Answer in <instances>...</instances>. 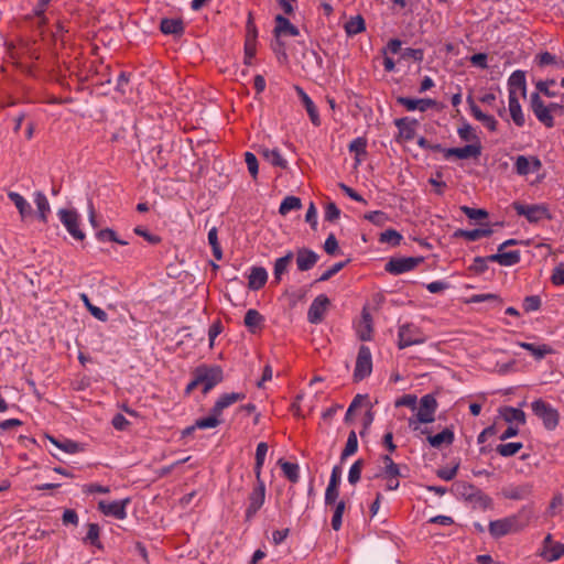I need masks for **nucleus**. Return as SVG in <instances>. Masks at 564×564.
<instances>
[{
    "label": "nucleus",
    "instance_id": "f257e3e1",
    "mask_svg": "<svg viewBox=\"0 0 564 564\" xmlns=\"http://www.w3.org/2000/svg\"><path fill=\"white\" fill-rule=\"evenodd\" d=\"M532 517V508L524 506L516 514L490 521L488 525L489 533L492 538L499 539L509 533L518 532L530 523Z\"/></svg>",
    "mask_w": 564,
    "mask_h": 564
},
{
    "label": "nucleus",
    "instance_id": "f03ea898",
    "mask_svg": "<svg viewBox=\"0 0 564 564\" xmlns=\"http://www.w3.org/2000/svg\"><path fill=\"white\" fill-rule=\"evenodd\" d=\"M438 403L435 397L431 393L425 394L421 398L417 412L415 416L409 419V427L421 434H426L427 429L421 430L420 424L433 423L435 421V413L437 411Z\"/></svg>",
    "mask_w": 564,
    "mask_h": 564
},
{
    "label": "nucleus",
    "instance_id": "7ed1b4c3",
    "mask_svg": "<svg viewBox=\"0 0 564 564\" xmlns=\"http://www.w3.org/2000/svg\"><path fill=\"white\" fill-rule=\"evenodd\" d=\"M192 377H196L199 386L203 387V393L207 394L218 383L223 382L224 371L218 365L202 364L193 370Z\"/></svg>",
    "mask_w": 564,
    "mask_h": 564
},
{
    "label": "nucleus",
    "instance_id": "20e7f679",
    "mask_svg": "<svg viewBox=\"0 0 564 564\" xmlns=\"http://www.w3.org/2000/svg\"><path fill=\"white\" fill-rule=\"evenodd\" d=\"M512 208L519 216H523L531 224H538L544 219H551L549 206L546 204L527 205L521 202H513Z\"/></svg>",
    "mask_w": 564,
    "mask_h": 564
},
{
    "label": "nucleus",
    "instance_id": "39448f33",
    "mask_svg": "<svg viewBox=\"0 0 564 564\" xmlns=\"http://www.w3.org/2000/svg\"><path fill=\"white\" fill-rule=\"evenodd\" d=\"M531 409L534 415H536L543 423V426L547 431H554L560 422L558 411L550 403L542 399L534 400L531 403Z\"/></svg>",
    "mask_w": 564,
    "mask_h": 564
},
{
    "label": "nucleus",
    "instance_id": "423d86ee",
    "mask_svg": "<svg viewBox=\"0 0 564 564\" xmlns=\"http://www.w3.org/2000/svg\"><path fill=\"white\" fill-rule=\"evenodd\" d=\"M425 341V335L416 325L405 323L399 326L398 347L404 349L413 345H420Z\"/></svg>",
    "mask_w": 564,
    "mask_h": 564
},
{
    "label": "nucleus",
    "instance_id": "0eeeda50",
    "mask_svg": "<svg viewBox=\"0 0 564 564\" xmlns=\"http://www.w3.org/2000/svg\"><path fill=\"white\" fill-rule=\"evenodd\" d=\"M57 216L68 234L76 240H84L85 232L79 228L80 217L75 209L62 208Z\"/></svg>",
    "mask_w": 564,
    "mask_h": 564
},
{
    "label": "nucleus",
    "instance_id": "6e6552de",
    "mask_svg": "<svg viewBox=\"0 0 564 564\" xmlns=\"http://www.w3.org/2000/svg\"><path fill=\"white\" fill-rule=\"evenodd\" d=\"M421 257H398L391 258L384 265V270L393 275H400L414 270L421 262Z\"/></svg>",
    "mask_w": 564,
    "mask_h": 564
},
{
    "label": "nucleus",
    "instance_id": "1a4fd4ad",
    "mask_svg": "<svg viewBox=\"0 0 564 564\" xmlns=\"http://www.w3.org/2000/svg\"><path fill=\"white\" fill-rule=\"evenodd\" d=\"M372 371V356L370 348L368 346L361 345L354 370V379L356 381H361L365 378L369 377Z\"/></svg>",
    "mask_w": 564,
    "mask_h": 564
},
{
    "label": "nucleus",
    "instance_id": "9d476101",
    "mask_svg": "<svg viewBox=\"0 0 564 564\" xmlns=\"http://www.w3.org/2000/svg\"><path fill=\"white\" fill-rule=\"evenodd\" d=\"M129 503L130 498L116 501L100 500L98 502V510L106 517H112L117 520H124L127 518V507Z\"/></svg>",
    "mask_w": 564,
    "mask_h": 564
},
{
    "label": "nucleus",
    "instance_id": "9b49d317",
    "mask_svg": "<svg viewBox=\"0 0 564 564\" xmlns=\"http://www.w3.org/2000/svg\"><path fill=\"white\" fill-rule=\"evenodd\" d=\"M513 167L519 176H528L539 172L542 167V162L536 155H517Z\"/></svg>",
    "mask_w": 564,
    "mask_h": 564
},
{
    "label": "nucleus",
    "instance_id": "f8f14e48",
    "mask_svg": "<svg viewBox=\"0 0 564 564\" xmlns=\"http://www.w3.org/2000/svg\"><path fill=\"white\" fill-rule=\"evenodd\" d=\"M530 107L536 119L545 127L554 126V118L550 112V107L545 106L539 93H532L530 96Z\"/></svg>",
    "mask_w": 564,
    "mask_h": 564
},
{
    "label": "nucleus",
    "instance_id": "ddd939ff",
    "mask_svg": "<svg viewBox=\"0 0 564 564\" xmlns=\"http://www.w3.org/2000/svg\"><path fill=\"white\" fill-rule=\"evenodd\" d=\"M539 555L547 562L557 561L564 555V543L555 542L549 533L542 542Z\"/></svg>",
    "mask_w": 564,
    "mask_h": 564
},
{
    "label": "nucleus",
    "instance_id": "4468645a",
    "mask_svg": "<svg viewBox=\"0 0 564 564\" xmlns=\"http://www.w3.org/2000/svg\"><path fill=\"white\" fill-rule=\"evenodd\" d=\"M265 500V484H254L252 491L248 497V507L246 509V519H252L261 509Z\"/></svg>",
    "mask_w": 564,
    "mask_h": 564
},
{
    "label": "nucleus",
    "instance_id": "2eb2a0df",
    "mask_svg": "<svg viewBox=\"0 0 564 564\" xmlns=\"http://www.w3.org/2000/svg\"><path fill=\"white\" fill-rule=\"evenodd\" d=\"M445 159L456 158L459 160L477 159L481 154V145L479 142L466 144L462 148L442 149Z\"/></svg>",
    "mask_w": 564,
    "mask_h": 564
},
{
    "label": "nucleus",
    "instance_id": "dca6fc26",
    "mask_svg": "<svg viewBox=\"0 0 564 564\" xmlns=\"http://www.w3.org/2000/svg\"><path fill=\"white\" fill-rule=\"evenodd\" d=\"M329 305V299L325 294L317 295L311 303L307 312V319L312 324H318L323 321L326 310Z\"/></svg>",
    "mask_w": 564,
    "mask_h": 564
},
{
    "label": "nucleus",
    "instance_id": "f3484780",
    "mask_svg": "<svg viewBox=\"0 0 564 564\" xmlns=\"http://www.w3.org/2000/svg\"><path fill=\"white\" fill-rule=\"evenodd\" d=\"M511 91L516 97L527 96V80L523 70H514L508 78V97H511Z\"/></svg>",
    "mask_w": 564,
    "mask_h": 564
},
{
    "label": "nucleus",
    "instance_id": "a211bd4d",
    "mask_svg": "<svg viewBox=\"0 0 564 564\" xmlns=\"http://www.w3.org/2000/svg\"><path fill=\"white\" fill-rule=\"evenodd\" d=\"M246 399L245 392H228L223 393L218 397L215 404L213 405V412L215 414L223 415V412L231 406L232 404L243 401Z\"/></svg>",
    "mask_w": 564,
    "mask_h": 564
},
{
    "label": "nucleus",
    "instance_id": "6ab92c4d",
    "mask_svg": "<svg viewBox=\"0 0 564 564\" xmlns=\"http://www.w3.org/2000/svg\"><path fill=\"white\" fill-rule=\"evenodd\" d=\"M394 126L399 130L398 139H402L404 141H411L415 137V131L419 126V121L416 119L410 117H403L394 120Z\"/></svg>",
    "mask_w": 564,
    "mask_h": 564
},
{
    "label": "nucleus",
    "instance_id": "aec40b11",
    "mask_svg": "<svg viewBox=\"0 0 564 564\" xmlns=\"http://www.w3.org/2000/svg\"><path fill=\"white\" fill-rule=\"evenodd\" d=\"M533 492V485L524 482L521 485H513L505 488L502 495L506 499L510 500H524L528 499Z\"/></svg>",
    "mask_w": 564,
    "mask_h": 564
},
{
    "label": "nucleus",
    "instance_id": "412c9836",
    "mask_svg": "<svg viewBox=\"0 0 564 564\" xmlns=\"http://www.w3.org/2000/svg\"><path fill=\"white\" fill-rule=\"evenodd\" d=\"M397 102L409 111L420 110L422 112L435 106V100L430 98L413 99L409 97H398Z\"/></svg>",
    "mask_w": 564,
    "mask_h": 564
},
{
    "label": "nucleus",
    "instance_id": "4be33fe9",
    "mask_svg": "<svg viewBox=\"0 0 564 564\" xmlns=\"http://www.w3.org/2000/svg\"><path fill=\"white\" fill-rule=\"evenodd\" d=\"M467 102L469 104L470 112L476 120L480 121L490 131L497 130L498 122L494 116L482 112L481 109L474 102L471 96H468Z\"/></svg>",
    "mask_w": 564,
    "mask_h": 564
},
{
    "label": "nucleus",
    "instance_id": "5701e85b",
    "mask_svg": "<svg viewBox=\"0 0 564 564\" xmlns=\"http://www.w3.org/2000/svg\"><path fill=\"white\" fill-rule=\"evenodd\" d=\"M319 257L311 249L302 248L296 253V265L300 271H308L318 261Z\"/></svg>",
    "mask_w": 564,
    "mask_h": 564
},
{
    "label": "nucleus",
    "instance_id": "b1692460",
    "mask_svg": "<svg viewBox=\"0 0 564 564\" xmlns=\"http://www.w3.org/2000/svg\"><path fill=\"white\" fill-rule=\"evenodd\" d=\"M490 262H496L503 267H512L520 262L521 253L519 250L498 251L495 254L488 256Z\"/></svg>",
    "mask_w": 564,
    "mask_h": 564
},
{
    "label": "nucleus",
    "instance_id": "393cba45",
    "mask_svg": "<svg viewBox=\"0 0 564 564\" xmlns=\"http://www.w3.org/2000/svg\"><path fill=\"white\" fill-rule=\"evenodd\" d=\"M268 281V272L263 267H251L248 275V288L253 291L262 289Z\"/></svg>",
    "mask_w": 564,
    "mask_h": 564
},
{
    "label": "nucleus",
    "instance_id": "a878e982",
    "mask_svg": "<svg viewBox=\"0 0 564 564\" xmlns=\"http://www.w3.org/2000/svg\"><path fill=\"white\" fill-rule=\"evenodd\" d=\"M295 89H296V93H297L303 106L305 107V109L310 116L312 123L315 127H318L321 124V119H319L318 110H317L315 104L313 102L311 97L303 90V88H301L300 86H296Z\"/></svg>",
    "mask_w": 564,
    "mask_h": 564
},
{
    "label": "nucleus",
    "instance_id": "bb28decb",
    "mask_svg": "<svg viewBox=\"0 0 564 564\" xmlns=\"http://www.w3.org/2000/svg\"><path fill=\"white\" fill-rule=\"evenodd\" d=\"M357 336L362 341L371 340L372 338V318L371 315L364 311L361 314V318L356 326Z\"/></svg>",
    "mask_w": 564,
    "mask_h": 564
},
{
    "label": "nucleus",
    "instance_id": "cd10ccee",
    "mask_svg": "<svg viewBox=\"0 0 564 564\" xmlns=\"http://www.w3.org/2000/svg\"><path fill=\"white\" fill-rule=\"evenodd\" d=\"M508 110L513 123L517 127H523L525 123L524 113L519 101V97H516L511 91V97H508Z\"/></svg>",
    "mask_w": 564,
    "mask_h": 564
},
{
    "label": "nucleus",
    "instance_id": "c85d7f7f",
    "mask_svg": "<svg viewBox=\"0 0 564 564\" xmlns=\"http://www.w3.org/2000/svg\"><path fill=\"white\" fill-rule=\"evenodd\" d=\"M259 154L267 160L270 164L273 166L280 167V169H286L288 167V161L282 156L279 149H269L265 147H262L259 149Z\"/></svg>",
    "mask_w": 564,
    "mask_h": 564
},
{
    "label": "nucleus",
    "instance_id": "c756f323",
    "mask_svg": "<svg viewBox=\"0 0 564 564\" xmlns=\"http://www.w3.org/2000/svg\"><path fill=\"white\" fill-rule=\"evenodd\" d=\"M274 33L276 36L280 35H290L297 36L300 34V30L293 25L290 20L281 14L275 17V28Z\"/></svg>",
    "mask_w": 564,
    "mask_h": 564
},
{
    "label": "nucleus",
    "instance_id": "7c9ffc66",
    "mask_svg": "<svg viewBox=\"0 0 564 564\" xmlns=\"http://www.w3.org/2000/svg\"><path fill=\"white\" fill-rule=\"evenodd\" d=\"M499 414L509 424L516 422L523 425L525 423V413L521 409L502 406L499 409Z\"/></svg>",
    "mask_w": 564,
    "mask_h": 564
},
{
    "label": "nucleus",
    "instance_id": "2f4dec72",
    "mask_svg": "<svg viewBox=\"0 0 564 564\" xmlns=\"http://www.w3.org/2000/svg\"><path fill=\"white\" fill-rule=\"evenodd\" d=\"M519 347L528 350L531 352V355L536 359V360H541L543 359L545 356L547 355H551L553 354V348L550 346V345H546V344H542V345H535V344H532V343H527V341H519L517 344Z\"/></svg>",
    "mask_w": 564,
    "mask_h": 564
},
{
    "label": "nucleus",
    "instance_id": "473e14b6",
    "mask_svg": "<svg viewBox=\"0 0 564 564\" xmlns=\"http://www.w3.org/2000/svg\"><path fill=\"white\" fill-rule=\"evenodd\" d=\"M473 489V492L468 496V500L474 505L475 508L481 510L491 509L494 501L490 496L479 489Z\"/></svg>",
    "mask_w": 564,
    "mask_h": 564
},
{
    "label": "nucleus",
    "instance_id": "72a5a7b5",
    "mask_svg": "<svg viewBox=\"0 0 564 564\" xmlns=\"http://www.w3.org/2000/svg\"><path fill=\"white\" fill-rule=\"evenodd\" d=\"M160 30L166 35H182L184 33V24L180 19H162Z\"/></svg>",
    "mask_w": 564,
    "mask_h": 564
},
{
    "label": "nucleus",
    "instance_id": "f704fd0d",
    "mask_svg": "<svg viewBox=\"0 0 564 564\" xmlns=\"http://www.w3.org/2000/svg\"><path fill=\"white\" fill-rule=\"evenodd\" d=\"M86 528H87V533L83 538V543L84 544L93 545V546L97 547L98 550H102L104 545H102V543L100 541V527H99V524L91 522V523H87Z\"/></svg>",
    "mask_w": 564,
    "mask_h": 564
},
{
    "label": "nucleus",
    "instance_id": "c9c22d12",
    "mask_svg": "<svg viewBox=\"0 0 564 564\" xmlns=\"http://www.w3.org/2000/svg\"><path fill=\"white\" fill-rule=\"evenodd\" d=\"M492 234L491 228H477L471 230L457 229L454 234L457 238H464L467 241H477L484 237H489Z\"/></svg>",
    "mask_w": 564,
    "mask_h": 564
},
{
    "label": "nucleus",
    "instance_id": "e433bc0d",
    "mask_svg": "<svg viewBox=\"0 0 564 564\" xmlns=\"http://www.w3.org/2000/svg\"><path fill=\"white\" fill-rule=\"evenodd\" d=\"M223 422L221 416L219 414H215L213 409H210V413L208 416L200 417L195 421V424L187 429V431H193L195 429L207 430L217 427Z\"/></svg>",
    "mask_w": 564,
    "mask_h": 564
},
{
    "label": "nucleus",
    "instance_id": "4c0bfd02",
    "mask_svg": "<svg viewBox=\"0 0 564 564\" xmlns=\"http://www.w3.org/2000/svg\"><path fill=\"white\" fill-rule=\"evenodd\" d=\"M9 199L14 204L22 219L26 218L32 214V207L30 203L19 193L9 192Z\"/></svg>",
    "mask_w": 564,
    "mask_h": 564
},
{
    "label": "nucleus",
    "instance_id": "58836bf2",
    "mask_svg": "<svg viewBox=\"0 0 564 564\" xmlns=\"http://www.w3.org/2000/svg\"><path fill=\"white\" fill-rule=\"evenodd\" d=\"M427 441L434 448H440L444 444L451 445L454 442V432L446 427L435 435H429Z\"/></svg>",
    "mask_w": 564,
    "mask_h": 564
},
{
    "label": "nucleus",
    "instance_id": "ea45409f",
    "mask_svg": "<svg viewBox=\"0 0 564 564\" xmlns=\"http://www.w3.org/2000/svg\"><path fill=\"white\" fill-rule=\"evenodd\" d=\"M534 62L540 67L554 65L556 68L564 69V61L550 52H542L535 55Z\"/></svg>",
    "mask_w": 564,
    "mask_h": 564
},
{
    "label": "nucleus",
    "instance_id": "a19ab883",
    "mask_svg": "<svg viewBox=\"0 0 564 564\" xmlns=\"http://www.w3.org/2000/svg\"><path fill=\"white\" fill-rule=\"evenodd\" d=\"M293 252L289 251L284 257L278 258L274 261L273 276L276 282H280L282 275L288 272L289 265L293 260Z\"/></svg>",
    "mask_w": 564,
    "mask_h": 564
},
{
    "label": "nucleus",
    "instance_id": "79ce46f5",
    "mask_svg": "<svg viewBox=\"0 0 564 564\" xmlns=\"http://www.w3.org/2000/svg\"><path fill=\"white\" fill-rule=\"evenodd\" d=\"M34 203L37 208V217L41 221L46 223L47 216L51 213V206L46 196L42 192H36Z\"/></svg>",
    "mask_w": 564,
    "mask_h": 564
},
{
    "label": "nucleus",
    "instance_id": "37998d69",
    "mask_svg": "<svg viewBox=\"0 0 564 564\" xmlns=\"http://www.w3.org/2000/svg\"><path fill=\"white\" fill-rule=\"evenodd\" d=\"M380 460L383 465L380 476H401L400 466L393 462L389 454L382 455Z\"/></svg>",
    "mask_w": 564,
    "mask_h": 564
},
{
    "label": "nucleus",
    "instance_id": "c03bdc74",
    "mask_svg": "<svg viewBox=\"0 0 564 564\" xmlns=\"http://www.w3.org/2000/svg\"><path fill=\"white\" fill-rule=\"evenodd\" d=\"M48 440L57 448H59L61 451H63L67 454H76L83 449V447L77 442L68 440V438H66L64 441H58L55 437L50 436Z\"/></svg>",
    "mask_w": 564,
    "mask_h": 564
},
{
    "label": "nucleus",
    "instance_id": "a18cd8bd",
    "mask_svg": "<svg viewBox=\"0 0 564 564\" xmlns=\"http://www.w3.org/2000/svg\"><path fill=\"white\" fill-rule=\"evenodd\" d=\"M344 28L349 36L359 34L366 29L365 20L361 15L352 17L345 23Z\"/></svg>",
    "mask_w": 564,
    "mask_h": 564
},
{
    "label": "nucleus",
    "instance_id": "49530a36",
    "mask_svg": "<svg viewBox=\"0 0 564 564\" xmlns=\"http://www.w3.org/2000/svg\"><path fill=\"white\" fill-rule=\"evenodd\" d=\"M366 149H367V140L361 137L354 139L348 145L349 152L354 153L356 155V163H360V161H361L359 159L360 155L367 154Z\"/></svg>",
    "mask_w": 564,
    "mask_h": 564
},
{
    "label": "nucleus",
    "instance_id": "de8ad7c7",
    "mask_svg": "<svg viewBox=\"0 0 564 564\" xmlns=\"http://www.w3.org/2000/svg\"><path fill=\"white\" fill-rule=\"evenodd\" d=\"M523 444L520 442H510L505 444H499L496 447V452L502 457H511L516 455L521 448Z\"/></svg>",
    "mask_w": 564,
    "mask_h": 564
},
{
    "label": "nucleus",
    "instance_id": "09e8293b",
    "mask_svg": "<svg viewBox=\"0 0 564 564\" xmlns=\"http://www.w3.org/2000/svg\"><path fill=\"white\" fill-rule=\"evenodd\" d=\"M302 207L301 199L296 196H286L280 207L279 213L283 216L289 214L291 210L300 209Z\"/></svg>",
    "mask_w": 564,
    "mask_h": 564
},
{
    "label": "nucleus",
    "instance_id": "8fccbe9b",
    "mask_svg": "<svg viewBox=\"0 0 564 564\" xmlns=\"http://www.w3.org/2000/svg\"><path fill=\"white\" fill-rule=\"evenodd\" d=\"M358 449V438L355 431H351L348 434L347 442L345 445V448L341 452L340 458L341 460L346 459L347 457L354 455Z\"/></svg>",
    "mask_w": 564,
    "mask_h": 564
},
{
    "label": "nucleus",
    "instance_id": "3c124183",
    "mask_svg": "<svg viewBox=\"0 0 564 564\" xmlns=\"http://www.w3.org/2000/svg\"><path fill=\"white\" fill-rule=\"evenodd\" d=\"M281 469L283 475L293 484L299 481L300 478V467L297 464L283 462L281 463Z\"/></svg>",
    "mask_w": 564,
    "mask_h": 564
},
{
    "label": "nucleus",
    "instance_id": "603ef678",
    "mask_svg": "<svg viewBox=\"0 0 564 564\" xmlns=\"http://www.w3.org/2000/svg\"><path fill=\"white\" fill-rule=\"evenodd\" d=\"M335 505L333 518H332V528L335 531H339L343 524V514L345 512L346 503L344 500H340Z\"/></svg>",
    "mask_w": 564,
    "mask_h": 564
},
{
    "label": "nucleus",
    "instance_id": "864d4df0",
    "mask_svg": "<svg viewBox=\"0 0 564 564\" xmlns=\"http://www.w3.org/2000/svg\"><path fill=\"white\" fill-rule=\"evenodd\" d=\"M208 243L213 249V256L215 257V259L221 260L223 250L218 241V230L216 227L210 228L208 231Z\"/></svg>",
    "mask_w": 564,
    "mask_h": 564
},
{
    "label": "nucleus",
    "instance_id": "5fc2aeb1",
    "mask_svg": "<svg viewBox=\"0 0 564 564\" xmlns=\"http://www.w3.org/2000/svg\"><path fill=\"white\" fill-rule=\"evenodd\" d=\"M402 240V235L394 229H387L380 234L379 241L382 243H390L392 246H399Z\"/></svg>",
    "mask_w": 564,
    "mask_h": 564
},
{
    "label": "nucleus",
    "instance_id": "6e6d98bb",
    "mask_svg": "<svg viewBox=\"0 0 564 564\" xmlns=\"http://www.w3.org/2000/svg\"><path fill=\"white\" fill-rule=\"evenodd\" d=\"M96 237L101 242L113 241V242H117V243L122 245V246L128 245L127 241L119 239L117 237L116 232L112 229H109V228L99 230L96 234Z\"/></svg>",
    "mask_w": 564,
    "mask_h": 564
},
{
    "label": "nucleus",
    "instance_id": "4d7b16f0",
    "mask_svg": "<svg viewBox=\"0 0 564 564\" xmlns=\"http://www.w3.org/2000/svg\"><path fill=\"white\" fill-rule=\"evenodd\" d=\"M263 317L257 310H248L245 315V325L249 328H256L260 326L262 323Z\"/></svg>",
    "mask_w": 564,
    "mask_h": 564
},
{
    "label": "nucleus",
    "instance_id": "13d9d810",
    "mask_svg": "<svg viewBox=\"0 0 564 564\" xmlns=\"http://www.w3.org/2000/svg\"><path fill=\"white\" fill-rule=\"evenodd\" d=\"M245 162L253 180H257L259 173V163L257 156L252 152L245 153Z\"/></svg>",
    "mask_w": 564,
    "mask_h": 564
},
{
    "label": "nucleus",
    "instance_id": "bf43d9fd",
    "mask_svg": "<svg viewBox=\"0 0 564 564\" xmlns=\"http://www.w3.org/2000/svg\"><path fill=\"white\" fill-rule=\"evenodd\" d=\"M51 1L52 0H37L35 7L33 8V14L39 19L41 24L47 23L45 11Z\"/></svg>",
    "mask_w": 564,
    "mask_h": 564
},
{
    "label": "nucleus",
    "instance_id": "052dcab7",
    "mask_svg": "<svg viewBox=\"0 0 564 564\" xmlns=\"http://www.w3.org/2000/svg\"><path fill=\"white\" fill-rule=\"evenodd\" d=\"M364 462L362 459L356 460L349 468L348 481L356 485L360 480Z\"/></svg>",
    "mask_w": 564,
    "mask_h": 564
},
{
    "label": "nucleus",
    "instance_id": "680f3d73",
    "mask_svg": "<svg viewBox=\"0 0 564 564\" xmlns=\"http://www.w3.org/2000/svg\"><path fill=\"white\" fill-rule=\"evenodd\" d=\"M488 257H476L469 267V270L476 274H482L488 269Z\"/></svg>",
    "mask_w": 564,
    "mask_h": 564
},
{
    "label": "nucleus",
    "instance_id": "e2e57ef3",
    "mask_svg": "<svg viewBox=\"0 0 564 564\" xmlns=\"http://www.w3.org/2000/svg\"><path fill=\"white\" fill-rule=\"evenodd\" d=\"M522 307L527 313L539 311L541 307V297L539 295L524 297Z\"/></svg>",
    "mask_w": 564,
    "mask_h": 564
},
{
    "label": "nucleus",
    "instance_id": "0e129e2a",
    "mask_svg": "<svg viewBox=\"0 0 564 564\" xmlns=\"http://www.w3.org/2000/svg\"><path fill=\"white\" fill-rule=\"evenodd\" d=\"M460 210L469 218V219H484L488 217V213L485 209H476L468 206H462Z\"/></svg>",
    "mask_w": 564,
    "mask_h": 564
},
{
    "label": "nucleus",
    "instance_id": "69168bd1",
    "mask_svg": "<svg viewBox=\"0 0 564 564\" xmlns=\"http://www.w3.org/2000/svg\"><path fill=\"white\" fill-rule=\"evenodd\" d=\"M365 219L369 220L370 223L377 226H382L388 220V216L386 215V213L381 210H375L367 213L365 215Z\"/></svg>",
    "mask_w": 564,
    "mask_h": 564
},
{
    "label": "nucleus",
    "instance_id": "338daca9",
    "mask_svg": "<svg viewBox=\"0 0 564 564\" xmlns=\"http://www.w3.org/2000/svg\"><path fill=\"white\" fill-rule=\"evenodd\" d=\"M340 216V209L336 206L335 203H328L325 207L324 218L326 221H335Z\"/></svg>",
    "mask_w": 564,
    "mask_h": 564
},
{
    "label": "nucleus",
    "instance_id": "774afa93",
    "mask_svg": "<svg viewBox=\"0 0 564 564\" xmlns=\"http://www.w3.org/2000/svg\"><path fill=\"white\" fill-rule=\"evenodd\" d=\"M551 281L554 285L560 286L564 284V262L558 263L552 273Z\"/></svg>",
    "mask_w": 564,
    "mask_h": 564
}]
</instances>
